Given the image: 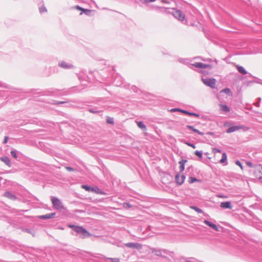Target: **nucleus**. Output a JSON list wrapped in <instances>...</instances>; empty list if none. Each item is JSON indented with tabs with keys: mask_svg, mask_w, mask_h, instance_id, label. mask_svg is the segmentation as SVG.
<instances>
[{
	"mask_svg": "<svg viewBox=\"0 0 262 262\" xmlns=\"http://www.w3.org/2000/svg\"><path fill=\"white\" fill-rule=\"evenodd\" d=\"M81 188L88 191H91L92 187L87 185H83L81 186Z\"/></svg>",
	"mask_w": 262,
	"mask_h": 262,
	"instance_id": "obj_27",
	"label": "nucleus"
},
{
	"mask_svg": "<svg viewBox=\"0 0 262 262\" xmlns=\"http://www.w3.org/2000/svg\"><path fill=\"white\" fill-rule=\"evenodd\" d=\"M187 162L186 160H182L179 162L180 166V170L181 172H182L185 169V164Z\"/></svg>",
	"mask_w": 262,
	"mask_h": 262,
	"instance_id": "obj_17",
	"label": "nucleus"
},
{
	"mask_svg": "<svg viewBox=\"0 0 262 262\" xmlns=\"http://www.w3.org/2000/svg\"><path fill=\"white\" fill-rule=\"evenodd\" d=\"M11 154L15 159H17V155L16 154L15 151H13V150L11 151Z\"/></svg>",
	"mask_w": 262,
	"mask_h": 262,
	"instance_id": "obj_33",
	"label": "nucleus"
},
{
	"mask_svg": "<svg viewBox=\"0 0 262 262\" xmlns=\"http://www.w3.org/2000/svg\"><path fill=\"white\" fill-rule=\"evenodd\" d=\"M193 132L198 133V134L199 135H203V133L201 132H200L199 130L196 129H193Z\"/></svg>",
	"mask_w": 262,
	"mask_h": 262,
	"instance_id": "obj_36",
	"label": "nucleus"
},
{
	"mask_svg": "<svg viewBox=\"0 0 262 262\" xmlns=\"http://www.w3.org/2000/svg\"><path fill=\"white\" fill-rule=\"evenodd\" d=\"M247 172L250 177H255L262 182V166L247 162Z\"/></svg>",
	"mask_w": 262,
	"mask_h": 262,
	"instance_id": "obj_1",
	"label": "nucleus"
},
{
	"mask_svg": "<svg viewBox=\"0 0 262 262\" xmlns=\"http://www.w3.org/2000/svg\"><path fill=\"white\" fill-rule=\"evenodd\" d=\"M25 231L26 232H28V233H31V234H32V233H31V231H30L29 229H25Z\"/></svg>",
	"mask_w": 262,
	"mask_h": 262,
	"instance_id": "obj_44",
	"label": "nucleus"
},
{
	"mask_svg": "<svg viewBox=\"0 0 262 262\" xmlns=\"http://www.w3.org/2000/svg\"><path fill=\"white\" fill-rule=\"evenodd\" d=\"M181 111H183V110H181V109H179V108H172L170 110V111L172 112H181Z\"/></svg>",
	"mask_w": 262,
	"mask_h": 262,
	"instance_id": "obj_35",
	"label": "nucleus"
},
{
	"mask_svg": "<svg viewBox=\"0 0 262 262\" xmlns=\"http://www.w3.org/2000/svg\"><path fill=\"white\" fill-rule=\"evenodd\" d=\"M106 122L108 124H112V125H113L114 124V121L113 118L109 117H108L107 119H106Z\"/></svg>",
	"mask_w": 262,
	"mask_h": 262,
	"instance_id": "obj_26",
	"label": "nucleus"
},
{
	"mask_svg": "<svg viewBox=\"0 0 262 262\" xmlns=\"http://www.w3.org/2000/svg\"><path fill=\"white\" fill-rule=\"evenodd\" d=\"M61 67H65V68L67 67L66 66H64V64L62 65V64H61Z\"/></svg>",
	"mask_w": 262,
	"mask_h": 262,
	"instance_id": "obj_49",
	"label": "nucleus"
},
{
	"mask_svg": "<svg viewBox=\"0 0 262 262\" xmlns=\"http://www.w3.org/2000/svg\"><path fill=\"white\" fill-rule=\"evenodd\" d=\"M161 2H162V3H163V4H169V3H169V2H168V1H166V0H162V1H161Z\"/></svg>",
	"mask_w": 262,
	"mask_h": 262,
	"instance_id": "obj_40",
	"label": "nucleus"
},
{
	"mask_svg": "<svg viewBox=\"0 0 262 262\" xmlns=\"http://www.w3.org/2000/svg\"><path fill=\"white\" fill-rule=\"evenodd\" d=\"M191 208L193 209L196 212H201V210L199 208H197L196 207H194V206L191 207Z\"/></svg>",
	"mask_w": 262,
	"mask_h": 262,
	"instance_id": "obj_32",
	"label": "nucleus"
},
{
	"mask_svg": "<svg viewBox=\"0 0 262 262\" xmlns=\"http://www.w3.org/2000/svg\"><path fill=\"white\" fill-rule=\"evenodd\" d=\"M221 92H224L228 94H230L231 93V91L230 89L226 88L221 91Z\"/></svg>",
	"mask_w": 262,
	"mask_h": 262,
	"instance_id": "obj_29",
	"label": "nucleus"
},
{
	"mask_svg": "<svg viewBox=\"0 0 262 262\" xmlns=\"http://www.w3.org/2000/svg\"><path fill=\"white\" fill-rule=\"evenodd\" d=\"M75 8L76 9H77L78 10H80L83 13H84L85 14L88 15H90V13L92 12V10H91L82 8L79 6H76Z\"/></svg>",
	"mask_w": 262,
	"mask_h": 262,
	"instance_id": "obj_12",
	"label": "nucleus"
},
{
	"mask_svg": "<svg viewBox=\"0 0 262 262\" xmlns=\"http://www.w3.org/2000/svg\"><path fill=\"white\" fill-rule=\"evenodd\" d=\"M124 207H129L130 206L128 204H124Z\"/></svg>",
	"mask_w": 262,
	"mask_h": 262,
	"instance_id": "obj_45",
	"label": "nucleus"
},
{
	"mask_svg": "<svg viewBox=\"0 0 262 262\" xmlns=\"http://www.w3.org/2000/svg\"><path fill=\"white\" fill-rule=\"evenodd\" d=\"M51 201L53 207L56 210L61 211L62 209H64V206L59 199L54 196H52Z\"/></svg>",
	"mask_w": 262,
	"mask_h": 262,
	"instance_id": "obj_2",
	"label": "nucleus"
},
{
	"mask_svg": "<svg viewBox=\"0 0 262 262\" xmlns=\"http://www.w3.org/2000/svg\"><path fill=\"white\" fill-rule=\"evenodd\" d=\"M91 191L94 192L96 194L105 195L106 193L98 188L97 187H92Z\"/></svg>",
	"mask_w": 262,
	"mask_h": 262,
	"instance_id": "obj_10",
	"label": "nucleus"
},
{
	"mask_svg": "<svg viewBox=\"0 0 262 262\" xmlns=\"http://www.w3.org/2000/svg\"><path fill=\"white\" fill-rule=\"evenodd\" d=\"M107 259L111 260L112 262H120V260L117 258H107Z\"/></svg>",
	"mask_w": 262,
	"mask_h": 262,
	"instance_id": "obj_30",
	"label": "nucleus"
},
{
	"mask_svg": "<svg viewBox=\"0 0 262 262\" xmlns=\"http://www.w3.org/2000/svg\"><path fill=\"white\" fill-rule=\"evenodd\" d=\"M218 197L222 198H227L226 196H223V195H218Z\"/></svg>",
	"mask_w": 262,
	"mask_h": 262,
	"instance_id": "obj_46",
	"label": "nucleus"
},
{
	"mask_svg": "<svg viewBox=\"0 0 262 262\" xmlns=\"http://www.w3.org/2000/svg\"><path fill=\"white\" fill-rule=\"evenodd\" d=\"M212 152L214 154V158H216L217 157V154H220L221 150L215 148H212Z\"/></svg>",
	"mask_w": 262,
	"mask_h": 262,
	"instance_id": "obj_23",
	"label": "nucleus"
},
{
	"mask_svg": "<svg viewBox=\"0 0 262 262\" xmlns=\"http://www.w3.org/2000/svg\"><path fill=\"white\" fill-rule=\"evenodd\" d=\"M221 110L223 111H224V112H229L230 111V109L229 108V107L227 105H222L221 106Z\"/></svg>",
	"mask_w": 262,
	"mask_h": 262,
	"instance_id": "obj_25",
	"label": "nucleus"
},
{
	"mask_svg": "<svg viewBox=\"0 0 262 262\" xmlns=\"http://www.w3.org/2000/svg\"><path fill=\"white\" fill-rule=\"evenodd\" d=\"M45 11H46L45 8H41L40 9V11L41 12H42Z\"/></svg>",
	"mask_w": 262,
	"mask_h": 262,
	"instance_id": "obj_43",
	"label": "nucleus"
},
{
	"mask_svg": "<svg viewBox=\"0 0 262 262\" xmlns=\"http://www.w3.org/2000/svg\"><path fill=\"white\" fill-rule=\"evenodd\" d=\"M8 137H5L4 141V143H6L8 141Z\"/></svg>",
	"mask_w": 262,
	"mask_h": 262,
	"instance_id": "obj_41",
	"label": "nucleus"
},
{
	"mask_svg": "<svg viewBox=\"0 0 262 262\" xmlns=\"http://www.w3.org/2000/svg\"><path fill=\"white\" fill-rule=\"evenodd\" d=\"M207 134L210 135H214V134L213 133H212V132H208L207 133Z\"/></svg>",
	"mask_w": 262,
	"mask_h": 262,
	"instance_id": "obj_47",
	"label": "nucleus"
},
{
	"mask_svg": "<svg viewBox=\"0 0 262 262\" xmlns=\"http://www.w3.org/2000/svg\"><path fill=\"white\" fill-rule=\"evenodd\" d=\"M187 127L193 131V129H195L192 126H191V125H187Z\"/></svg>",
	"mask_w": 262,
	"mask_h": 262,
	"instance_id": "obj_38",
	"label": "nucleus"
},
{
	"mask_svg": "<svg viewBox=\"0 0 262 262\" xmlns=\"http://www.w3.org/2000/svg\"><path fill=\"white\" fill-rule=\"evenodd\" d=\"M186 144L187 145L192 147L193 148H195V146L194 145L192 144H191V143H186Z\"/></svg>",
	"mask_w": 262,
	"mask_h": 262,
	"instance_id": "obj_37",
	"label": "nucleus"
},
{
	"mask_svg": "<svg viewBox=\"0 0 262 262\" xmlns=\"http://www.w3.org/2000/svg\"><path fill=\"white\" fill-rule=\"evenodd\" d=\"M0 160L4 162L7 165H8L9 167H10L11 166V163L10 160L9 158L7 157H3L0 158Z\"/></svg>",
	"mask_w": 262,
	"mask_h": 262,
	"instance_id": "obj_15",
	"label": "nucleus"
},
{
	"mask_svg": "<svg viewBox=\"0 0 262 262\" xmlns=\"http://www.w3.org/2000/svg\"><path fill=\"white\" fill-rule=\"evenodd\" d=\"M136 122L139 128L144 130H146V126L142 121H136Z\"/></svg>",
	"mask_w": 262,
	"mask_h": 262,
	"instance_id": "obj_19",
	"label": "nucleus"
},
{
	"mask_svg": "<svg viewBox=\"0 0 262 262\" xmlns=\"http://www.w3.org/2000/svg\"><path fill=\"white\" fill-rule=\"evenodd\" d=\"M54 215L55 214H46V215L38 216V217L42 220L49 219L53 218Z\"/></svg>",
	"mask_w": 262,
	"mask_h": 262,
	"instance_id": "obj_16",
	"label": "nucleus"
},
{
	"mask_svg": "<svg viewBox=\"0 0 262 262\" xmlns=\"http://www.w3.org/2000/svg\"><path fill=\"white\" fill-rule=\"evenodd\" d=\"M155 1H156V0H140V2L142 4H147L149 2H154Z\"/></svg>",
	"mask_w": 262,
	"mask_h": 262,
	"instance_id": "obj_28",
	"label": "nucleus"
},
{
	"mask_svg": "<svg viewBox=\"0 0 262 262\" xmlns=\"http://www.w3.org/2000/svg\"><path fill=\"white\" fill-rule=\"evenodd\" d=\"M174 16L180 21H183L185 18V15L181 11L177 10L173 14Z\"/></svg>",
	"mask_w": 262,
	"mask_h": 262,
	"instance_id": "obj_5",
	"label": "nucleus"
},
{
	"mask_svg": "<svg viewBox=\"0 0 262 262\" xmlns=\"http://www.w3.org/2000/svg\"><path fill=\"white\" fill-rule=\"evenodd\" d=\"M240 128L238 126H231L230 127H229L227 130V133H232V132H234L235 131H236L238 129H239Z\"/></svg>",
	"mask_w": 262,
	"mask_h": 262,
	"instance_id": "obj_20",
	"label": "nucleus"
},
{
	"mask_svg": "<svg viewBox=\"0 0 262 262\" xmlns=\"http://www.w3.org/2000/svg\"><path fill=\"white\" fill-rule=\"evenodd\" d=\"M195 155L200 158H202V153L199 151H195Z\"/></svg>",
	"mask_w": 262,
	"mask_h": 262,
	"instance_id": "obj_31",
	"label": "nucleus"
},
{
	"mask_svg": "<svg viewBox=\"0 0 262 262\" xmlns=\"http://www.w3.org/2000/svg\"><path fill=\"white\" fill-rule=\"evenodd\" d=\"M236 165H238L239 166H240V167H241V168L242 169H243V167H242V164H241V163H240V162H239V161H237L236 162Z\"/></svg>",
	"mask_w": 262,
	"mask_h": 262,
	"instance_id": "obj_39",
	"label": "nucleus"
},
{
	"mask_svg": "<svg viewBox=\"0 0 262 262\" xmlns=\"http://www.w3.org/2000/svg\"><path fill=\"white\" fill-rule=\"evenodd\" d=\"M185 176L183 174H177L176 176V181L177 184L181 185L183 183L185 180Z\"/></svg>",
	"mask_w": 262,
	"mask_h": 262,
	"instance_id": "obj_7",
	"label": "nucleus"
},
{
	"mask_svg": "<svg viewBox=\"0 0 262 262\" xmlns=\"http://www.w3.org/2000/svg\"><path fill=\"white\" fill-rule=\"evenodd\" d=\"M61 67H65V68L67 67L66 66H64V64L62 65V64H61Z\"/></svg>",
	"mask_w": 262,
	"mask_h": 262,
	"instance_id": "obj_48",
	"label": "nucleus"
},
{
	"mask_svg": "<svg viewBox=\"0 0 262 262\" xmlns=\"http://www.w3.org/2000/svg\"><path fill=\"white\" fill-rule=\"evenodd\" d=\"M181 112L184 113V114L190 115V116H195L196 117H199V115H198V114L193 113H190V112H188L184 111V110L181 111Z\"/></svg>",
	"mask_w": 262,
	"mask_h": 262,
	"instance_id": "obj_21",
	"label": "nucleus"
},
{
	"mask_svg": "<svg viewBox=\"0 0 262 262\" xmlns=\"http://www.w3.org/2000/svg\"><path fill=\"white\" fill-rule=\"evenodd\" d=\"M203 83L211 88H214L215 85L216 80L214 79H203Z\"/></svg>",
	"mask_w": 262,
	"mask_h": 262,
	"instance_id": "obj_4",
	"label": "nucleus"
},
{
	"mask_svg": "<svg viewBox=\"0 0 262 262\" xmlns=\"http://www.w3.org/2000/svg\"><path fill=\"white\" fill-rule=\"evenodd\" d=\"M125 245L128 248H134L139 250L141 249L142 247L140 244L135 243H128L125 244Z\"/></svg>",
	"mask_w": 262,
	"mask_h": 262,
	"instance_id": "obj_6",
	"label": "nucleus"
},
{
	"mask_svg": "<svg viewBox=\"0 0 262 262\" xmlns=\"http://www.w3.org/2000/svg\"><path fill=\"white\" fill-rule=\"evenodd\" d=\"M66 169L69 171H73V168L70 167H67Z\"/></svg>",
	"mask_w": 262,
	"mask_h": 262,
	"instance_id": "obj_42",
	"label": "nucleus"
},
{
	"mask_svg": "<svg viewBox=\"0 0 262 262\" xmlns=\"http://www.w3.org/2000/svg\"><path fill=\"white\" fill-rule=\"evenodd\" d=\"M192 66L199 68H211L212 67L210 64H205L201 62H195Z\"/></svg>",
	"mask_w": 262,
	"mask_h": 262,
	"instance_id": "obj_9",
	"label": "nucleus"
},
{
	"mask_svg": "<svg viewBox=\"0 0 262 262\" xmlns=\"http://www.w3.org/2000/svg\"><path fill=\"white\" fill-rule=\"evenodd\" d=\"M204 222L206 225L209 226L210 227H211L214 230L217 231H219V228L217 227V226L216 225L214 224L213 223H212L207 220H205L204 221Z\"/></svg>",
	"mask_w": 262,
	"mask_h": 262,
	"instance_id": "obj_11",
	"label": "nucleus"
},
{
	"mask_svg": "<svg viewBox=\"0 0 262 262\" xmlns=\"http://www.w3.org/2000/svg\"><path fill=\"white\" fill-rule=\"evenodd\" d=\"M75 231L78 234H80L82 238H85L88 236H91V234L88 232L84 229H83L81 227H78V228H75Z\"/></svg>",
	"mask_w": 262,
	"mask_h": 262,
	"instance_id": "obj_3",
	"label": "nucleus"
},
{
	"mask_svg": "<svg viewBox=\"0 0 262 262\" xmlns=\"http://www.w3.org/2000/svg\"><path fill=\"white\" fill-rule=\"evenodd\" d=\"M227 160V155L225 152H223L222 154V158L221 160H219L218 159H215V161L216 162H220L221 163H224Z\"/></svg>",
	"mask_w": 262,
	"mask_h": 262,
	"instance_id": "obj_18",
	"label": "nucleus"
},
{
	"mask_svg": "<svg viewBox=\"0 0 262 262\" xmlns=\"http://www.w3.org/2000/svg\"><path fill=\"white\" fill-rule=\"evenodd\" d=\"M220 206L223 208H231L232 205L230 202H222L220 204Z\"/></svg>",
	"mask_w": 262,
	"mask_h": 262,
	"instance_id": "obj_13",
	"label": "nucleus"
},
{
	"mask_svg": "<svg viewBox=\"0 0 262 262\" xmlns=\"http://www.w3.org/2000/svg\"><path fill=\"white\" fill-rule=\"evenodd\" d=\"M151 252L154 253H155V255L159 256H162L163 257H165V256H163L162 255V252H165L166 251L165 250H162V249H158L154 248H150Z\"/></svg>",
	"mask_w": 262,
	"mask_h": 262,
	"instance_id": "obj_8",
	"label": "nucleus"
},
{
	"mask_svg": "<svg viewBox=\"0 0 262 262\" xmlns=\"http://www.w3.org/2000/svg\"><path fill=\"white\" fill-rule=\"evenodd\" d=\"M4 195V196H5L11 200H15L16 199V197L9 191L5 192Z\"/></svg>",
	"mask_w": 262,
	"mask_h": 262,
	"instance_id": "obj_14",
	"label": "nucleus"
},
{
	"mask_svg": "<svg viewBox=\"0 0 262 262\" xmlns=\"http://www.w3.org/2000/svg\"><path fill=\"white\" fill-rule=\"evenodd\" d=\"M68 227L73 229L75 231V228H78V226H74V225H71V224H69L68 225Z\"/></svg>",
	"mask_w": 262,
	"mask_h": 262,
	"instance_id": "obj_34",
	"label": "nucleus"
},
{
	"mask_svg": "<svg viewBox=\"0 0 262 262\" xmlns=\"http://www.w3.org/2000/svg\"><path fill=\"white\" fill-rule=\"evenodd\" d=\"M238 71L239 73H241L242 74H246V71L244 67H240V66H237Z\"/></svg>",
	"mask_w": 262,
	"mask_h": 262,
	"instance_id": "obj_22",
	"label": "nucleus"
},
{
	"mask_svg": "<svg viewBox=\"0 0 262 262\" xmlns=\"http://www.w3.org/2000/svg\"><path fill=\"white\" fill-rule=\"evenodd\" d=\"M201 181L193 177H190L189 178V182L191 184L195 182H200Z\"/></svg>",
	"mask_w": 262,
	"mask_h": 262,
	"instance_id": "obj_24",
	"label": "nucleus"
}]
</instances>
